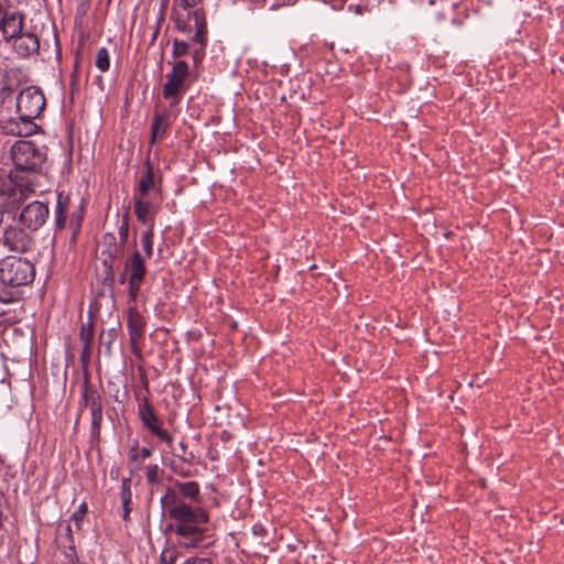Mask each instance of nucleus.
Segmentation results:
<instances>
[{
	"label": "nucleus",
	"mask_w": 564,
	"mask_h": 564,
	"mask_svg": "<svg viewBox=\"0 0 564 564\" xmlns=\"http://www.w3.org/2000/svg\"><path fill=\"white\" fill-rule=\"evenodd\" d=\"M3 89V87L0 86V91Z\"/></svg>",
	"instance_id": "48"
},
{
	"label": "nucleus",
	"mask_w": 564,
	"mask_h": 564,
	"mask_svg": "<svg viewBox=\"0 0 564 564\" xmlns=\"http://www.w3.org/2000/svg\"><path fill=\"white\" fill-rule=\"evenodd\" d=\"M13 40V48L21 57H29L37 54L40 50L39 37L32 32H23Z\"/></svg>",
	"instance_id": "14"
},
{
	"label": "nucleus",
	"mask_w": 564,
	"mask_h": 564,
	"mask_svg": "<svg viewBox=\"0 0 564 564\" xmlns=\"http://www.w3.org/2000/svg\"><path fill=\"white\" fill-rule=\"evenodd\" d=\"M120 329L121 324L118 319L116 325L109 327L107 330H101V334L99 336L100 345L106 348V352L108 355L111 352V345L117 339Z\"/></svg>",
	"instance_id": "22"
},
{
	"label": "nucleus",
	"mask_w": 564,
	"mask_h": 564,
	"mask_svg": "<svg viewBox=\"0 0 564 564\" xmlns=\"http://www.w3.org/2000/svg\"><path fill=\"white\" fill-rule=\"evenodd\" d=\"M91 357V344H83L82 352H80V362L87 368L89 360Z\"/></svg>",
	"instance_id": "34"
},
{
	"label": "nucleus",
	"mask_w": 564,
	"mask_h": 564,
	"mask_svg": "<svg viewBox=\"0 0 564 564\" xmlns=\"http://www.w3.org/2000/svg\"><path fill=\"white\" fill-rule=\"evenodd\" d=\"M3 215H4V209L3 207L0 205V225L2 224L3 221Z\"/></svg>",
	"instance_id": "45"
},
{
	"label": "nucleus",
	"mask_w": 564,
	"mask_h": 564,
	"mask_svg": "<svg viewBox=\"0 0 564 564\" xmlns=\"http://www.w3.org/2000/svg\"><path fill=\"white\" fill-rule=\"evenodd\" d=\"M178 556L176 546L164 547L161 551L159 564H176Z\"/></svg>",
	"instance_id": "28"
},
{
	"label": "nucleus",
	"mask_w": 564,
	"mask_h": 564,
	"mask_svg": "<svg viewBox=\"0 0 564 564\" xmlns=\"http://www.w3.org/2000/svg\"><path fill=\"white\" fill-rule=\"evenodd\" d=\"M138 415L142 425L149 430L153 425L155 426L159 423H162V420L158 416L154 408L149 402L148 399H144L142 403L138 406Z\"/></svg>",
	"instance_id": "20"
},
{
	"label": "nucleus",
	"mask_w": 564,
	"mask_h": 564,
	"mask_svg": "<svg viewBox=\"0 0 564 564\" xmlns=\"http://www.w3.org/2000/svg\"><path fill=\"white\" fill-rule=\"evenodd\" d=\"M45 107V97L37 87L30 86L22 89L17 96V112L22 119L34 122Z\"/></svg>",
	"instance_id": "5"
},
{
	"label": "nucleus",
	"mask_w": 564,
	"mask_h": 564,
	"mask_svg": "<svg viewBox=\"0 0 564 564\" xmlns=\"http://www.w3.org/2000/svg\"><path fill=\"white\" fill-rule=\"evenodd\" d=\"M79 410L88 409L91 415L90 446L97 447L101 440V425L104 421V402L101 392L90 382V375L85 369L84 380L80 386V397L78 400Z\"/></svg>",
	"instance_id": "3"
},
{
	"label": "nucleus",
	"mask_w": 564,
	"mask_h": 564,
	"mask_svg": "<svg viewBox=\"0 0 564 564\" xmlns=\"http://www.w3.org/2000/svg\"><path fill=\"white\" fill-rule=\"evenodd\" d=\"M200 486L195 480H175L166 487L160 499L163 514L170 522L162 533L174 534L181 549H208L215 543V534L209 528V512L200 507Z\"/></svg>",
	"instance_id": "1"
},
{
	"label": "nucleus",
	"mask_w": 564,
	"mask_h": 564,
	"mask_svg": "<svg viewBox=\"0 0 564 564\" xmlns=\"http://www.w3.org/2000/svg\"><path fill=\"white\" fill-rule=\"evenodd\" d=\"M33 185L28 181H18L15 171L12 170L8 176H0V196H4L12 203H21L35 193Z\"/></svg>",
	"instance_id": "7"
},
{
	"label": "nucleus",
	"mask_w": 564,
	"mask_h": 564,
	"mask_svg": "<svg viewBox=\"0 0 564 564\" xmlns=\"http://www.w3.org/2000/svg\"><path fill=\"white\" fill-rule=\"evenodd\" d=\"M153 235L154 228H147L141 235V246L147 258H151L153 254Z\"/></svg>",
	"instance_id": "24"
},
{
	"label": "nucleus",
	"mask_w": 564,
	"mask_h": 564,
	"mask_svg": "<svg viewBox=\"0 0 564 564\" xmlns=\"http://www.w3.org/2000/svg\"><path fill=\"white\" fill-rule=\"evenodd\" d=\"M88 511V507L86 502H82L77 510L72 514V520L76 523V525L79 528L85 514Z\"/></svg>",
	"instance_id": "32"
},
{
	"label": "nucleus",
	"mask_w": 564,
	"mask_h": 564,
	"mask_svg": "<svg viewBox=\"0 0 564 564\" xmlns=\"http://www.w3.org/2000/svg\"><path fill=\"white\" fill-rule=\"evenodd\" d=\"M34 276V265L26 259L9 256L0 260V286L26 285Z\"/></svg>",
	"instance_id": "4"
},
{
	"label": "nucleus",
	"mask_w": 564,
	"mask_h": 564,
	"mask_svg": "<svg viewBox=\"0 0 564 564\" xmlns=\"http://www.w3.org/2000/svg\"><path fill=\"white\" fill-rule=\"evenodd\" d=\"M118 235H119V240H120L119 242L123 247L124 243L127 242L128 236H129V215H128V213H126L123 215L122 223L118 229Z\"/></svg>",
	"instance_id": "30"
},
{
	"label": "nucleus",
	"mask_w": 564,
	"mask_h": 564,
	"mask_svg": "<svg viewBox=\"0 0 564 564\" xmlns=\"http://www.w3.org/2000/svg\"><path fill=\"white\" fill-rule=\"evenodd\" d=\"M129 341L131 346V352L137 358H142L140 343L144 339L145 333V321L144 319H127Z\"/></svg>",
	"instance_id": "15"
},
{
	"label": "nucleus",
	"mask_w": 564,
	"mask_h": 564,
	"mask_svg": "<svg viewBox=\"0 0 564 564\" xmlns=\"http://www.w3.org/2000/svg\"><path fill=\"white\" fill-rule=\"evenodd\" d=\"M133 204L137 219L145 225L147 228H154V216L159 210V206L145 196H133Z\"/></svg>",
	"instance_id": "13"
},
{
	"label": "nucleus",
	"mask_w": 564,
	"mask_h": 564,
	"mask_svg": "<svg viewBox=\"0 0 564 564\" xmlns=\"http://www.w3.org/2000/svg\"><path fill=\"white\" fill-rule=\"evenodd\" d=\"M95 337V325L94 319H88L86 324H83L79 332V339L83 344H93Z\"/></svg>",
	"instance_id": "27"
},
{
	"label": "nucleus",
	"mask_w": 564,
	"mask_h": 564,
	"mask_svg": "<svg viewBox=\"0 0 564 564\" xmlns=\"http://www.w3.org/2000/svg\"><path fill=\"white\" fill-rule=\"evenodd\" d=\"M131 475L123 477L121 480L120 498L122 502V520L128 523L131 521L130 513L132 511V491H131Z\"/></svg>",
	"instance_id": "17"
},
{
	"label": "nucleus",
	"mask_w": 564,
	"mask_h": 564,
	"mask_svg": "<svg viewBox=\"0 0 564 564\" xmlns=\"http://www.w3.org/2000/svg\"><path fill=\"white\" fill-rule=\"evenodd\" d=\"M152 455V448L151 447H142L139 457L141 456L143 459L150 457Z\"/></svg>",
	"instance_id": "42"
},
{
	"label": "nucleus",
	"mask_w": 564,
	"mask_h": 564,
	"mask_svg": "<svg viewBox=\"0 0 564 564\" xmlns=\"http://www.w3.org/2000/svg\"><path fill=\"white\" fill-rule=\"evenodd\" d=\"M189 29L194 28L195 33L193 35V41L199 43L202 46H205L206 43V34H207V26L206 21L202 12L198 10H195L189 15Z\"/></svg>",
	"instance_id": "19"
},
{
	"label": "nucleus",
	"mask_w": 564,
	"mask_h": 564,
	"mask_svg": "<svg viewBox=\"0 0 564 564\" xmlns=\"http://www.w3.org/2000/svg\"><path fill=\"white\" fill-rule=\"evenodd\" d=\"M74 564H87V563H79V561H78V562H75Z\"/></svg>",
	"instance_id": "47"
},
{
	"label": "nucleus",
	"mask_w": 564,
	"mask_h": 564,
	"mask_svg": "<svg viewBox=\"0 0 564 564\" xmlns=\"http://www.w3.org/2000/svg\"><path fill=\"white\" fill-rule=\"evenodd\" d=\"M172 116L169 112H158L154 116L151 128V142L154 143L156 139L164 138L167 129L172 123Z\"/></svg>",
	"instance_id": "18"
},
{
	"label": "nucleus",
	"mask_w": 564,
	"mask_h": 564,
	"mask_svg": "<svg viewBox=\"0 0 564 564\" xmlns=\"http://www.w3.org/2000/svg\"><path fill=\"white\" fill-rule=\"evenodd\" d=\"M67 214L55 213V226L57 229H63L66 224Z\"/></svg>",
	"instance_id": "37"
},
{
	"label": "nucleus",
	"mask_w": 564,
	"mask_h": 564,
	"mask_svg": "<svg viewBox=\"0 0 564 564\" xmlns=\"http://www.w3.org/2000/svg\"><path fill=\"white\" fill-rule=\"evenodd\" d=\"M164 470L158 464H151L145 467L147 482L149 486L154 487L161 484V476Z\"/></svg>",
	"instance_id": "23"
},
{
	"label": "nucleus",
	"mask_w": 564,
	"mask_h": 564,
	"mask_svg": "<svg viewBox=\"0 0 564 564\" xmlns=\"http://www.w3.org/2000/svg\"><path fill=\"white\" fill-rule=\"evenodd\" d=\"M58 547L62 550L65 558L63 564H74L75 562H78L75 543L59 544Z\"/></svg>",
	"instance_id": "29"
},
{
	"label": "nucleus",
	"mask_w": 564,
	"mask_h": 564,
	"mask_svg": "<svg viewBox=\"0 0 564 564\" xmlns=\"http://www.w3.org/2000/svg\"><path fill=\"white\" fill-rule=\"evenodd\" d=\"M102 265L106 279L113 280V267L123 251V247L117 241L113 234L107 232L100 241Z\"/></svg>",
	"instance_id": "10"
},
{
	"label": "nucleus",
	"mask_w": 564,
	"mask_h": 564,
	"mask_svg": "<svg viewBox=\"0 0 564 564\" xmlns=\"http://www.w3.org/2000/svg\"><path fill=\"white\" fill-rule=\"evenodd\" d=\"M2 25L3 28H1L0 32L4 41L13 40L23 33V17L20 12H7Z\"/></svg>",
	"instance_id": "16"
},
{
	"label": "nucleus",
	"mask_w": 564,
	"mask_h": 564,
	"mask_svg": "<svg viewBox=\"0 0 564 564\" xmlns=\"http://www.w3.org/2000/svg\"><path fill=\"white\" fill-rule=\"evenodd\" d=\"M154 189H155V184H154L153 167H152L151 163L148 161L145 163V171L143 172V174L140 178L139 187L135 191L133 196L148 197L150 195L151 191H154Z\"/></svg>",
	"instance_id": "21"
},
{
	"label": "nucleus",
	"mask_w": 564,
	"mask_h": 564,
	"mask_svg": "<svg viewBox=\"0 0 564 564\" xmlns=\"http://www.w3.org/2000/svg\"><path fill=\"white\" fill-rule=\"evenodd\" d=\"M189 45L186 42L175 40L173 43V56H184L188 53Z\"/></svg>",
	"instance_id": "33"
},
{
	"label": "nucleus",
	"mask_w": 564,
	"mask_h": 564,
	"mask_svg": "<svg viewBox=\"0 0 564 564\" xmlns=\"http://www.w3.org/2000/svg\"><path fill=\"white\" fill-rule=\"evenodd\" d=\"M1 241L9 250L15 252H28L34 246L32 235L17 225L6 227Z\"/></svg>",
	"instance_id": "9"
},
{
	"label": "nucleus",
	"mask_w": 564,
	"mask_h": 564,
	"mask_svg": "<svg viewBox=\"0 0 564 564\" xmlns=\"http://www.w3.org/2000/svg\"><path fill=\"white\" fill-rule=\"evenodd\" d=\"M69 206V196L64 193H58L55 213L67 214Z\"/></svg>",
	"instance_id": "31"
},
{
	"label": "nucleus",
	"mask_w": 564,
	"mask_h": 564,
	"mask_svg": "<svg viewBox=\"0 0 564 564\" xmlns=\"http://www.w3.org/2000/svg\"><path fill=\"white\" fill-rule=\"evenodd\" d=\"M188 76V65L184 61H177L170 73L166 74V83L163 86V97L173 99V105L180 102V95L184 89V82Z\"/></svg>",
	"instance_id": "8"
},
{
	"label": "nucleus",
	"mask_w": 564,
	"mask_h": 564,
	"mask_svg": "<svg viewBox=\"0 0 564 564\" xmlns=\"http://www.w3.org/2000/svg\"><path fill=\"white\" fill-rule=\"evenodd\" d=\"M139 442L138 440H134L132 442V445L130 446V451H129V459L131 462H137L139 459Z\"/></svg>",
	"instance_id": "36"
},
{
	"label": "nucleus",
	"mask_w": 564,
	"mask_h": 564,
	"mask_svg": "<svg viewBox=\"0 0 564 564\" xmlns=\"http://www.w3.org/2000/svg\"><path fill=\"white\" fill-rule=\"evenodd\" d=\"M80 217L76 220V223L74 224V220L72 219L70 220V224L72 226H74V236H73V239L75 238L76 236V231L78 230L79 226H80Z\"/></svg>",
	"instance_id": "43"
},
{
	"label": "nucleus",
	"mask_w": 564,
	"mask_h": 564,
	"mask_svg": "<svg viewBox=\"0 0 564 564\" xmlns=\"http://www.w3.org/2000/svg\"><path fill=\"white\" fill-rule=\"evenodd\" d=\"M148 431L151 432L152 435L158 437V440L161 441L162 443H165L169 446H172L173 436L170 434V432L167 430L163 429V422L156 424L155 426L153 425Z\"/></svg>",
	"instance_id": "25"
},
{
	"label": "nucleus",
	"mask_w": 564,
	"mask_h": 564,
	"mask_svg": "<svg viewBox=\"0 0 564 564\" xmlns=\"http://www.w3.org/2000/svg\"><path fill=\"white\" fill-rule=\"evenodd\" d=\"M202 330L199 328H193L187 330V337L189 340H199L202 338Z\"/></svg>",
	"instance_id": "39"
},
{
	"label": "nucleus",
	"mask_w": 564,
	"mask_h": 564,
	"mask_svg": "<svg viewBox=\"0 0 564 564\" xmlns=\"http://www.w3.org/2000/svg\"><path fill=\"white\" fill-rule=\"evenodd\" d=\"M11 158L15 178L28 181L35 189L40 187V177L47 159L46 148L31 140H19L11 148Z\"/></svg>",
	"instance_id": "2"
},
{
	"label": "nucleus",
	"mask_w": 564,
	"mask_h": 564,
	"mask_svg": "<svg viewBox=\"0 0 564 564\" xmlns=\"http://www.w3.org/2000/svg\"><path fill=\"white\" fill-rule=\"evenodd\" d=\"M230 328L235 330L238 329V323L235 319L231 321Z\"/></svg>",
	"instance_id": "44"
},
{
	"label": "nucleus",
	"mask_w": 564,
	"mask_h": 564,
	"mask_svg": "<svg viewBox=\"0 0 564 564\" xmlns=\"http://www.w3.org/2000/svg\"><path fill=\"white\" fill-rule=\"evenodd\" d=\"M48 215V206L42 202L34 200L22 208L19 220L25 229L36 231L46 223Z\"/></svg>",
	"instance_id": "11"
},
{
	"label": "nucleus",
	"mask_w": 564,
	"mask_h": 564,
	"mask_svg": "<svg viewBox=\"0 0 564 564\" xmlns=\"http://www.w3.org/2000/svg\"><path fill=\"white\" fill-rule=\"evenodd\" d=\"M64 531H65V535H64L63 540L59 542V544L75 543L70 524H66L64 527Z\"/></svg>",
	"instance_id": "35"
},
{
	"label": "nucleus",
	"mask_w": 564,
	"mask_h": 564,
	"mask_svg": "<svg viewBox=\"0 0 564 564\" xmlns=\"http://www.w3.org/2000/svg\"><path fill=\"white\" fill-rule=\"evenodd\" d=\"M95 65L100 72H107L110 67V55L106 47L97 51Z\"/></svg>",
	"instance_id": "26"
},
{
	"label": "nucleus",
	"mask_w": 564,
	"mask_h": 564,
	"mask_svg": "<svg viewBox=\"0 0 564 564\" xmlns=\"http://www.w3.org/2000/svg\"><path fill=\"white\" fill-rule=\"evenodd\" d=\"M9 321V324H13V323H18L20 322L21 319L20 318H17V319H8Z\"/></svg>",
	"instance_id": "46"
},
{
	"label": "nucleus",
	"mask_w": 564,
	"mask_h": 564,
	"mask_svg": "<svg viewBox=\"0 0 564 564\" xmlns=\"http://www.w3.org/2000/svg\"><path fill=\"white\" fill-rule=\"evenodd\" d=\"M533 338L535 340H544L546 338H551V332L549 330V328H544V329H542L540 332H535L533 334Z\"/></svg>",
	"instance_id": "38"
},
{
	"label": "nucleus",
	"mask_w": 564,
	"mask_h": 564,
	"mask_svg": "<svg viewBox=\"0 0 564 564\" xmlns=\"http://www.w3.org/2000/svg\"><path fill=\"white\" fill-rule=\"evenodd\" d=\"M37 129V126L29 119H22L21 115L18 118H8L0 122V130L10 135L29 137L32 135Z\"/></svg>",
	"instance_id": "12"
},
{
	"label": "nucleus",
	"mask_w": 564,
	"mask_h": 564,
	"mask_svg": "<svg viewBox=\"0 0 564 564\" xmlns=\"http://www.w3.org/2000/svg\"><path fill=\"white\" fill-rule=\"evenodd\" d=\"M109 476L111 480H118L120 476V468L116 465H112L109 470Z\"/></svg>",
	"instance_id": "40"
},
{
	"label": "nucleus",
	"mask_w": 564,
	"mask_h": 564,
	"mask_svg": "<svg viewBox=\"0 0 564 564\" xmlns=\"http://www.w3.org/2000/svg\"><path fill=\"white\" fill-rule=\"evenodd\" d=\"M200 0H181V4L184 9L192 8L196 6Z\"/></svg>",
	"instance_id": "41"
},
{
	"label": "nucleus",
	"mask_w": 564,
	"mask_h": 564,
	"mask_svg": "<svg viewBox=\"0 0 564 564\" xmlns=\"http://www.w3.org/2000/svg\"><path fill=\"white\" fill-rule=\"evenodd\" d=\"M147 273L144 258L139 250H134L124 262V270L120 276L121 283L128 280L129 293L135 296Z\"/></svg>",
	"instance_id": "6"
}]
</instances>
